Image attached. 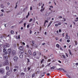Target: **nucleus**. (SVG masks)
Masks as SVG:
<instances>
[{"instance_id":"1","label":"nucleus","mask_w":78,"mask_h":78,"mask_svg":"<svg viewBox=\"0 0 78 78\" xmlns=\"http://www.w3.org/2000/svg\"><path fill=\"white\" fill-rule=\"evenodd\" d=\"M56 69L57 70H58V71H61V70H63V71H64V72H67L66 71V70H65L64 69H62V68H58V69Z\"/></svg>"},{"instance_id":"2","label":"nucleus","mask_w":78,"mask_h":78,"mask_svg":"<svg viewBox=\"0 0 78 78\" xmlns=\"http://www.w3.org/2000/svg\"><path fill=\"white\" fill-rule=\"evenodd\" d=\"M9 46H10V45H9V44H7L4 45H3V48H6V47H9Z\"/></svg>"},{"instance_id":"3","label":"nucleus","mask_w":78,"mask_h":78,"mask_svg":"<svg viewBox=\"0 0 78 78\" xmlns=\"http://www.w3.org/2000/svg\"><path fill=\"white\" fill-rule=\"evenodd\" d=\"M3 51L5 53V55H7L8 54V52L6 51V48H4L3 49Z\"/></svg>"},{"instance_id":"4","label":"nucleus","mask_w":78,"mask_h":78,"mask_svg":"<svg viewBox=\"0 0 78 78\" xmlns=\"http://www.w3.org/2000/svg\"><path fill=\"white\" fill-rule=\"evenodd\" d=\"M12 73V70H10L6 73V75H9Z\"/></svg>"},{"instance_id":"5","label":"nucleus","mask_w":78,"mask_h":78,"mask_svg":"<svg viewBox=\"0 0 78 78\" xmlns=\"http://www.w3.org/2000/svg\"><path fill=\"white\" fill-rule=\"evenodd\" d=\"M13 59L15 62H17L18 58L16 56H15L14 57Z\"/></svg>"},{"instance_id":"6","label":"nucleus","mask_w":78,"mask_h":78,"mask_svg":"<svg viewBox=\"0 0 78 78\" xmlns=\"http://www.w3.org/2000/svg\"><path fill=\"white\" fill-rule=\"evenodd\" d=\"M4 64L6 66H8L9 64V63L8 62V61L6 60L4 63Z\"/></svg>"},{"instance_id":"7","label":"nucleus","mask_w":78,"mask_h":78,"mask_svg":"<svg viewBox=\"0 0 78 78\" xmlns=\"http://www.w3.org/2000/svg\"><path fill=\"white\" fill-rule=\"evenodd\" d=\"M0 72L1 73H4V70L2 69H0Z\"/></svg>"},{"instance_id":"8","label":"nucleus","mask_w":78,"mask_h":78,"mask_svg":"<svg viewBox=\"0 0 78 78\" xmlns=\"http://www.w3.org/2000/svg\"><path fill=\"white\" fill-rule=\"evenodd\" d=\"M23 48V47L22 46H20L19 48V50H22Z\"/></svg>"},{"instance_id":"9","label":"nucleus","mask_w":78,"mask_h":78,"mask_svg":"<svg viewBox=\"0 0 78 78\" xmlns=\"http://www.w3.org/2000/svg\"><path fill=\"white\" fill-rule=\"evenodd\" d=\"M3 58L4 59H8V56H4L3 57Z\"/></svg>"},{"instance_id":"10","label":"nucleus","mask_w":78,"mask_h":78,"mask_svg":"<svg viewBox=\"0 0 78 78\" xmlns=\"http://www.w3.org/2000/svg\"><path fill=\"white\" fill-rule=\"evenodd\" d=\"M23 54H21L19 56L20 58H23Z\"/></svg>"},{"instance_id":"11","label":"nucleus","mask_w":78,"mask_h":78,"mask_svg":"<svg viewBox=\"0 0 78 78\" xmlns=\"http://www.w3.org/2000/svg\"><path fill=\"white\" fill-rule=\"evenodd\" d=\"M12 54L13 55H16V51H12Z\"/></svg>"},{"instance_id":"12","label":"nucleus","mask_w":78,"mask_h":78,"mask_svg":"<svg viewBox=\"0 0 78 78\" xmlns=\"http://www.w3.org/2000/svg\"><path fill=\"white\" fill-rule=\"evenodd\" d=\"M8 51L9 53H11V50L10 49H8Z\"/></svg>"},{"instance_id":"13","label":"nucleus","mask_w":78,"mask_h":78,"mask_svg":"<svg viewBox=\"0 0 78 78\" xmlns=\"http://www.w3.org/2000/svg\"><path fill=\"white\" fill-rule=\"evenodd\" d=\"M29 54H30V55H32L31 50H29Z\"/></svg>"},{"instance_id":"14","label":"nucleus","mask_w":78,"mask_h":78,"mask_svg":"<svg viewBox=\"0 0 78 78\" xmlns=\"http://www.w3.org/2000/svg\"><path fill=\"white\" fill-rule=\"evenodd\" d=\"M69 52L70 55H72V52H71V51H70V50L69 49Z\"/></svg>"},{"instance_id":"15","label":"nucleus","mask_w":78,"mask_h":78,"mask_svg":"<svg viewBox=\"0 0 78 78\" xmlns=\"http://www.w3.org/2000/svg\"><path fill=\"white\" fill-rule=\"evenodd\" d=\"M66 76H68V77H69V78H71V76H69V74H66Z\"/></svg>"},{"instance_id":"16","label":"nucleus","mask_w":78,"mask_h":78,"mask_svg":"<svg viewBox=\"0 0 78 78\" xmlns=\"http://www.w3.org/2000/svg\"><path fill=\"white\" fill-rule=\"evenodd\" d=\"M14 68H15V69H19V66H15L14 67Z\"/></svg>"},{"instance_id":"17","label":"nucleus","mask_w":78,"mask_h":78,"mask_svg":"<svg viewBox=\"0 0 78 78\" xmlns=\"http://www.w3.org/2000/svg\"><path fill=\"white\" fill-rule=\"evenodd\" d=\"M9 69V67H8V66H6V70H8Z\"/></svg>"},{"instance_id":"18","label":"nucleus","mask_w":78,"mask_h":78,"mask_svg":"<svg viewBox=\"0 0 78 78\" xmlns=\"http://www.w3.org/2000/svg\"><path fill=\"white\" fill-rule=\"evenodd\" d=\"M33 56H36V52L33 53Z\"/></svg>"},{"instance_id":"19","label":"nucleus","mask_w":78,"mask_h":78,"mask_svg":"<svg viewBox=\"0 0 78 78\" xmlns=\"http://www.w3.org/2000/svg\"><path fill=\"white\" fill-rule=\"evenodd\" d=\"M55 67L54 66H53L52 67H51V69H55Z\"/></svg>"},{"instance_id":"20","label":"nucleus","mask_w":78,"mask_h":78,"mask_svg":"<svg viewBox=\"0 0 78 78\" xmlns=\"http://www.w3.org/2000/svg\"><path fill=\"white\" fill-rule=\"evenodd\" d=\"M23 52H24V51L22 50H21V51H20V53H21V54H22Z\"/></svg>"},{"instance_id":"21","label":"nucleus","mask_w":78,"mask_h":78,"mask_svg":"<svg viewBox=\"0 0 78 78\" xmlns=\"http://www.w3.org/2000/svg\"><path fill=\"white\" fill-rule=\"evenodd\" d=\"M34 76H35V73H34L33 74H32V78H33V77H34Z\"/></svg>"},{"instance_id":"22","label":"nucleus","mask_w":78,"mask_h":78,"mask_svg":"<svg viewBox=\"0 0 78 78\" xmlns=\"http://www.w3.org/2000/svg\"><path fill=\"white\" fill-rule=\"evenodd\" d=\"M32 20H33V19L32 18H31L29 21V22H31Z\"/></svg>"},{"instance_id":"23","label":"nucleus","mask_w":78,"mask_h":78,"mask_svg":"<svg viewBox=\"0 0 78 78\" xmlns=\"http://www.w3.org/2000/svg\"><path fill=\"white\" fill-rule=\"evenodd\" d=\"M10 33L12 34H13V33H14V31L13 30H11Z\"/></svg>"},{"instance_id":"24","label":"nucleus","mask_w":78,"mask_h":78,"mask_svg":"<svg viewBox=\"0 0 78 78\" xmlns=\"http://www.w3.org/2000/svg\"><path fill=\"white\" fill-rule=\"evenodd\" d=\"M44 59H42V60L41 61V64H42V62H44Z\"/></svg>"},{"instance_id":"25","label":"nucleus","mask_w":78,"mask_h":78,"mask_svg":"<svg viewBox=\"0 0 78 78\" xmlns=\"http://www.w3.org/2000/svg\"><path fill=\"white\" fill-rule=\"evenodd\" d=\"M48 21H47V20H46L45 21V22H44V24H45V23H48Z\"/></svg>"},{"instance_id":"26","label":"nucleus","mask_w":78,"mask_h":78,"mask_svg":"<svg viewBox=\"0 0 78 78\" xmlns=\"http://www.w3.org/2000/svg\"><path fill=\"white\" fill-rule=\"evenodd\" d=\"M13 71L14 72H16V71H17V69H13Z\"/></svg>"},{"instance_id":"27","label":"nucleus","mask_w":78,"mask_h":78,"mask_svg":"<svg viewBox=\"0 0 78 78\" xmlns=\"http://www.w3.org/2000/svg\"><path fill=\"white\" fill-rule=\"evenodd\" d=\"M46 75H47V76H50V74L49 73H47L46 74Z\"/></svg>"},{"instance_id":"28","label":"nucleus","mask_w":78,"mask_h":78,"mask_svg":"<svg viewBox=\"0 0 78 78\" xmlns=\"http://www.w3.org/2000/svg\"><path fill=\"white\" fill-rule=\"evenodd\" d=\"M29 27H30V25L29 24H28V25H27V28H29Z\"/></svg>"},{"instance_id":"29","label":"nucleus","mask_w":78,"mask_h":78,"mask_svg":"<svg viewBox=\"0 0 78 78\" xmlns=\"http://www.w3.org/2000/svg\"><path fill=\"white\" fill-rule=\"evenodd\" d=\"M75 44L76 45H77V41H75Z\"/></svg>"},{"instance_id":"30","label":"nucleus","mask_w":78,"mask_h":78,"mask_svg":"<svg viewBox=\"0 0 78 78\" xmlns=\"http://www.w3.org/2000/svg\"><path fill=\"white\" fill-rule=\"evenodd\" d=\"M44 9H41V12H42V11H44Z\"/></svg>"},{"instance_id":"31","label":"nucleus","mask_w":78,"mask_h":78,"mask_svg":"<svg viewBox=\"0 0 78 78\" xmlns=\"http://www.w3.org/2000/svg\"><path fill=\"white\" fill-rule=\"evenodd\" d=\"M67 37V39H70V36H68L67 37Z\"/></svg>"},{"instance_id":"32","label":"nucleus","mask_w":78,"mask_h":78,"mask_svg":"<svg viewBox=\"0 0 78 78\" xmlns=\"http://www.w3.org/2000/svg\"><path fill=\"white\" fill-rule=\"evenodd\" d=\"M61 23H58V25H61Z\"/></svg>"},{"instance_id":"33","label":"nucleus","mask_w":78,"mask_h":78,"mask_svg":"<svg viewBox=\"0 0 78 78\" xmlns=\"http://www.w3.org/2000/svg\"><path fill=\"white\" fill-rule=\"evenodd\" d=\"M56 47H58V48H59V44H57L56 45Z\"/></svg>"},{"instance_id":"34","label":"nucleus","mask_w":78,"mask_h":78,"mask_svg":"<svg viewBox=\"0 0 78 78\" xmlns=\"http://www.w3.org/2000/svg\"><path fill=\"white\" fill-rule=\"evenodd\" d=\"M67 42H70V40H67Z\"/></svg>"},{"instance_id":"35","label":"nucleus","mask_w":78,"mask_h":78,"mask_svg":"<svg viewBox=\"0 0 78 78\" xmlns=\"http://www.w3.org/2000/svg\"><path fill=\"white\" fill-rule=\"evenodd\" d=\"M1 7L2 8H4V6H3V5H1Z\"/></svg>"},{"instance_id":"36","label":"nucleus","mask_w":78,"mask_h":78,"mask_svg":"<svg viewBox=\"0 0 78 78\" xmlns=\"http://www.w3.org/2000/svg\"><path fill=\"white\" fill-rule=\"evenodd\" d=\"M55 27H58V24H56L55 25Z\"/></svg>"},{"instance_id":"37","label":"nucleus","mask_w":78,"mask_h":78,"mask_svg":"<svg viewBox=\"0 0 78 78\" xmlns=\"http://www.w3.org/2000/svg\"><path fill=\"white\" fill-rule=\"evenodd\" d=\"M24 74H25V73H21V75H24Z\"/></svg>"},{"instance_id":"38","label":"nucleus","mask_w":78,"mask_h":78,"mask_svg":"<svg viewBox=\"0 0 78 78\" xmlns=\"http://www.w3.org/2000/svg\"><path fill=\"white\" fill-rule=\"evenodd\" d=\"M66 56H67V57H68V54H67V53H66Z\"/></svg>"},{"instance_id":"39","label":"nucleus","mask_w":78,"mask_h":78,"mask_svg":"<svg viewBox=\"0 0 78 78\" xmlns=\"http://www.w3.org/2000/svg\"><path fill=\"white\" fill-rule=\"evenodd\" d=\"M58 17L59 19H61V18H62V17L61 16H59Z\"/></svg>"},{"instance_id":"40","label":"nucleus","mask_w":78,"mask_h":78,"mask_svg":"<svg viewBox=\"0 0 78 78\" xmlns=\"http://www.w3.org/2000/svg\"><path fill=\"white\" fill-rule=\"evenodd\" d=\"M17 4H16V7H15V8H17Z\"/></svg>"},{"instance_id":"41","label":"nucleus","mask_w":78,"mask_h":78,"mask_svg":"<svg viewBox=\"0 0 78 78\" xmlns=\"http://www.w3.org/2000/svg\"><path fill=\"white\" fill-rule=\"evenodd\" d=\"M35 47H36V48L37 47V44H35Z\"/></svg>"},{"instance_id":"42","label":"nucleus","mask_w":78,"mask_h":78,"mask_svg":"<svg viewBox=\"0 0 78 78\" xmlns=\"http://www.w3.org/2000/svg\"><path fill=\"white\" fill-rule=\"evenodd\" d=\"M63 57L64 58H66V57L65 56V55H63Z\"/></svg>"},{"instance_id":"43","label":"nucleus","mask_w":78,"mask_h":78,"mask_svg":"<svg viewBox=\"0 0 78 78\" xmlns=\"http://www.w3.org/2000/svg\"><path fill=\"white\" fill-rule=\"evenodd\" d=\"M24 27H25V26L26 25V23H24Z\"/></svg>"},{"instance_id":"44","label":"nucleus","mask_w":78,"mask_h":78,"mask_svg":"<svg viewBox=\"0 0 78 78\" xmlns=\"http://www.w3.org/2000/svg\"><path fill=\"white\" fill-rule=\"evenodd\" d=\"M32 43L33 44H34V41H32Z\"/></svg>"},{"instance_id":"45","label":"nucleus","mask_w":78,"mask_h":78,"mask_svg":"<svg viewBox=\"0 0 78 78\" xmlns=\"http://www.w3.org/2000/svg\"><path fill=\"white\" fill-rule=\"evenodd\" d=\"M59 32H61V29H60L59 30Z\"/></svg>"},{"instance_id":"46","label":"nucleus","mask_w":78,"mask_h":78,"mask_svg":"<svg viewBox=\"0 0 78 78\" xmlns=\"http://www.w3.org/2000/svg\"><path fill=\"white\" fill-rule=\"evenodd\" d=\"M63 20H64V22H66V18H63Z\"/></svg>"},{"instance_id":"47","label":"nucleus","mask_w":78,"mask_h":78,"mask_svg":"<svg viewBox=\"0 0 78 78\" xmlns=\"http://www.w3.org/2000/svg\"><path fill=\"white\" fill-rule=\"evenodd\" d=\"M22 44L23 45H25V43L23 42Z\"/></svg>"},{"instance_id":"48","label":"nucleus","mask_w":78,"mask_h":78,"mask_svg":"<svg viewBox=\"0 0 78 78\" xmlns=\"http://www.w3.org/2000/svg\"><path fill=\"white\" fill-rule=\"evenodd\" d=\"M3 77H4V78H6V76H4Z\"/></svg>"},{"instance_id":"49","label":"nucleus","mask_w":78,"mask_h":78,"mask_svg":"<svg viewBox=\"0 0 78 78\" xmlns=\"http://www.w3.org/2000/svg\"><path fill=\"white\" fill-rule=\"evenodd\" d=\"M30 10H33V9H32V7H30Z\"/></svg>"},{"instance_id":"50","label":"nucleus","mask_w":78,"mask_h":78,"mask_svg":"<svg viewBox=\"0 0 78 78\" xmlns=\"http://www.w3.org/2000/svg\"><path fill=\"white\" fill-rule=\"evenodd\" d=\"M45 43H43L42 44L43 45H45Z\"/></svg>"},{"instance_id":"51","label":"nucleus","mask_w":78,"mask_h":78,"mask_svg":"<svg viewBox=\"0 0 78 78\" xmlns=\"http://www.w3.org/2000/svg\"><path fill=\"white\" fill-rule=\"evenodd\" d=\"M1 11L2 12H4V10L3 9L1 10Z\"/></svg>"},{"instance_id":"52","label":"nucleus","mask_w":78,"mask_h":78,"mask_svg":"<svg viewBox=\"0 0 78 78\" xmlns=\"http://www.w3.org/2000/svg\"><path fill=\"white\" fill-rule=\"evenodd\" d=\"M48 61L49 62H50V61H51V59H48Z\"/></svg>"},{"instance_id":"53","label":"nucleus","mask_w":78,"mask_h":78,"mask_svg":"<svg viewBox=\"0 0 78 78\" xmlns=\"http://www.w3.org/2000/svg\"><path fill=\"white\" fill-rule=\"evenodd\" d=\"M18 39H20V35H19L18 36Z\"/></svg>"},{"instance_id":"54","label":"nucleus","mask_w":78,"mask_h":78,"mask_svg":"<svg viewBox=\"0 0 78 78\" xmlns=\"http://www.w3.org/2000/svg\"><path fill=\"white\" fill-rule=\"evenodd\" d=\"M58 62H59L60 63H61V62L60 61V60H59L58 61Z\"/></svg>"},{"instance_id":"55","label":"nucleus","mask_w":78,"mask_h":78,"mask_svg":"<svg viewBox=\"0 0 78 78\" xmlns=\"http://www.w3.org/2000/svg\"><path fill=\"white\" fill-rule=\"evenodd\" d=\"M3 16V14H1V15H0V16Z\"/></svg>"},{"instance_id":"56","label":"nucleus","mask_w":78,"mask_h":78,"mask_svg":"<svg viewBox=\"0 0 78 78\" xmlns=\"http://www.w3.org/2000/svg\"><path fill=\"white\" fill-rule=\"evenodd\" d=\"M27 62H30V60L28 59H27Z\"/></svg>"},{"instance_id":"57","label":"nucleus","mask_w":78,"mask_h":78,"mask_svg":"<svg viewBox=\"0 0 78 78\" xmlns=\"http://www.w3.org/2000/svg\"><path fill=\"white\" fill-rule=\"evenodd\" d=\"M28 70H30V67H28Z\"/></svg>"},{"instance_id":"58","label":"nucleus","mask_w":78,"mask_h":78,"mask_svg":"<svg viewBox=\"0 0 78 78\" xmlns=\"http://www.w3.org/2000/svg\"><path fill=\"white\" fill-rule=\"evenodd\" d=\"M10 4L8 2V3H7V5H9Z\"/></svg>"},{"instance_id":"59","label":"nucleus","mask_w":78,"mask_h":78,"mask_svg":"<svg viewBox=\"0 0 78 78\" xmlns=\"http://www.w3.org/2000/svg\"><path fill=\"white\" fill-rule=\"evenodd\" d=\"M42 67H44V65H42Z\"/></svg>"},{"instance_id":"60","label":"nucleus","mask_w":78,"mask_h":78,"mask_svg":"<svg viewBox=\"0 0 78 78\" xmlns=\"http://www.w3.org/2000/svg\"><path fill=\"white\" fill-rule=\"evenodd\" d=\"M51 21L50 22V23H49V25H51Z\"/></svg>"},{"instance_id":"61","label":"nucleus","mask_w":78,"mask_h":78,"mask_svg":"<svg viewBox=\"0 0 78 78\" xmlns=\"http://www.w3.org/2000/svg\"><path fill=\"white\" fill-rule=\"evenodd\" d=\"M21 30H23V27H21Z\"/></svg>"},{"instance_id":"62","label":"nucleus","mask_w":78,"mask_h":78,"mask_svg":"<svg viewBox=\"0 0 78 78\" xmlns=\"http://www.w3.org/2000/svg\"><path fill=\"white\" fill-rule=\"evenodd\" d=\"M28 16H29L28 15H27L26 16V18H27H27H28Z\"/></svg>"},{"instance_id":"63","label":"nucleus","mask_w":78,"mask_h":78,"mask_svg":"<svg viewBox=\"0 0 78 78\" xmlns=\"http://www.w3.org/2000/svg\"><path fill=\"white\" fill-rule=\"evenodd\" d=\"M14 47H16V44H14Z\"/></svg>"},{"instance_id":"64","label":"nucleus","mask_w":78,"mask_h":78,"mask_svg":"<svg viewBox=\"0 0 78 78\" xmlns=\"http://www.w3.org/2000/svg\"><path fill=\"white\" fill-rule=\"evenodd\" d=\"M60 41L61 42V41H62V38L60 39Z\"/></svg>"}]
</instances>
